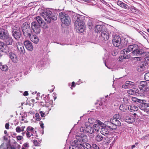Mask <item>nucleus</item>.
<instances>
[{"label":"nucleus","mask_w":149,"mask_h":149,"mask_svg":"<svg viewBox=\"0 0 149 149\" xmlns=\"http://www.w3.org/2000/svg\"><path fill=\"white\" fill-rule=\"evenodd\" d=\"M131 51H132L131 53L132 55L135 56H145L149 54L148 52H145L142 49L139 48L137 45L134 44L128 46L127 49L122 50L121 52L122 55L120 56V58L123 59L130 58V55L128 53Z\"/></svg>","instance_id":"obj_1"},{"label":"nucleus","mask_w":149,"mask_h":149,"mask_svg":"<svg viewBox=\"0 0 149 149\" xmlns=\"http://www.w3.org/2000/svg\"><path fill=\"white\" fill-rule=\"evenodd\" d=\"M87 141V136L84 134H81L80 136H78L74 141V145H71L69 149H84L83 143H86Z\"/></svg>","instance_id":"obj_2"},{"label":"nucleus","mask_w":149,"mask_h":149,"mask_svg":"<svg viewBox=\"0 0 149 149\" xmlns=\"http://www.w3.org/2000/svg\"><path fill=\"white\" fill-rule=\"evenodd\" d=\"M41 15L48 23L51 22V19L56 20L57 19L56 14L49 9L43 11L41 13Z\"/></svg>","instance_id":"obj_3"},{"label":"nucleus","mask_w":149,"mask_h":149,"mask_svg":"<svg viewBox=\"0 0 149 149\" xmlns=\"http://www.w3.org/2000/svg\"><path fill=\"white\" fill-rule=\"evenodd\" d=\"M85 18H87V17L78 14H74L73 15L72 17V20L74 22V25L81 23H85Z\"/></svg>","instance_id":"obj_4"},{"label":"nucleus","mask_w":149,"mask_h":149,"mask_svg":"<svg viewBox=\"0 0 149 149\" xmlns=\"http://www.w3.org/2000/svg\"><path fill=\"white\" fill-rule=\"evenodd\" d=\"M22 29L24 35L26 37H30L31 34L29 33L30 31V26L27 22L24 23L22 26Z\"/></svg>","instance_id":"obj_5"},{"label":"nucleus","mask_w":149,"mask_h":149,"mask_svg":"<svg viewBox=\"0 0 149 149\" xmlns=\"http://www.w3.org/2000/svg\"><path fill=\"white\" fill-rule=\"evenodd\" d=\"M21 32L20 28L16 26H14L12 30V35L17 40L19 39L21 36Z\"/></svg>","instance_id":"obj_6"},{"label":"nucleus","mask_w":149,"mask_h":149,"mask_svg":"<svg viewBox=\"0 0 149 149\" xmlns=\"http://www.w3.org/2000/svg\"><path fill=\"white\" fill-rule=\"evenodd\" d=\"M40 26L41 25L36 21L32 22L31 24V29L33 32L36 34H39L40 32Z\"/></svg>","instance_id":"obj_7"},{"label":"nucleus","mask_w":149,"mask_h":149,"mask_svg":"<svg viewBox=\"0 0 149 149\" xmlns=\"http://www.w3.org/2000/svg\"><path fill=\"white\" fill-rule=\"evenodd\" d=\"M122 41L120 36L118 35H116L112 40L113 44L114 46L118 47L121 45Z\"/></svg>","instance_id":"obj_8"},{"label":"nucleus","mask_w":149,"mask_h":149,"mask_svg":"<svg viewBox=\"0 0 149 149\" xmlns=\"http://www.w3.org/2000/svg\"><path fill=\"white\" fill-rule=\"evenodd\" d=\"M105 127L108 129L110 131L115 130L117 128L116 125H114L113 123H112V121H106L105 122Z\"/></svg>","instance_id":"obj_9"},{"label":"nucleus","mask_w":149,"mask_h":149,"mask_svg":"<svg viewBox=\"0 0 149 149\" xmlns=\"http://www.w3.org/2000/svg\"><path fill=\"white\" fill-rule=\"evenodd\" d=\"M145 58V60L143 63H141L139 66H138V69H140V71H142L144 70V67L147 65L148 63H149V56L148 55Z\"/></svg>","instance_id":"obj_10"},{"label":"nucleus","mask_w":149,"mask_h":149,"mask_svg":"<svg viewBox=\"0 0 149 149\" xmlns=\"http://www.w3.org/2000/svg\"><path fill=\"white\" fill-rule=\"evenodd\" d=\"M147 82L146 81H142L139 83V89H140L141 92H142V94L144 93L146 91Z\"/></svg>","instance_id":"obj_11"},{"label":"nucleus","mask_w":149,"mask_h":149,"mask_svg":"<svg viewBox=\"0 0 149 149\" xmlns=\"http://www.w3.org/2000/svg\"><path fill=\"white\" fill-rule=\"evenodd\" d=\"M80 24L74 26L77 32L82 33L84 31L85 29V23H81Z\"/></svg>","instance_id":"obj_12"},{"label":"nucleus","mask_w":149,"mask_h":149,"mask_svg":"<svg viewBox=\"0 0 149 149\" xmlns=\"http://www.w3.org/2000/svg\"><path fill=\"white\" fill-rule=\"evenodd\" d=\"M101 35L104 40H106L108 39L110 35L109 34L108 31L107 29H104L101 32Z\"/></svg>","instance_id":"obj_13"},{"label":"nucleus","mask_w":149,"mask_h":149,"mask_svg":"<svg viewBox=\"0 0 149 149\" xmlns=\"http://www.w3.org/2000/svg\"><path fill=\"white\" fill-rule=\"evenodd\" d=\"M135 84L134 82L130 81H127L125 83V85L122 86V87L124 88H133L135 87Z\"/></svg>","instance_id":"obj_14"},{"label":"nucleus","mask_w":149,"mask_h":149,"mask_svg":"<svg viewBox=\"0 0 149 149\" xmlns=\"http://www.w3.org/2000/svg\"><path fill=\"white\" fill-rule=\"evenodd\" d=\"M0 49L5 53L9 52L8 47L3 42L1 41H0Z\"/></svg>","instance_id":"obj_15"},{"label":"nucleus","mask_w":149,"mask_h":149,"mask_svg":"<svg viewBox=\"0 0 149 149\" xmlns=\"http://www.w3.org/2000/svg\"><path fill=\"white\" fill-rule=\"evenodd\" d=\"M3 40L7 45H11L12 44L13 40L11 36L9 35V34Z\"/></svg>","instance_id":"obj_16"},{"label":"nucleus","mask_w":149,"mask_h":149,"mask_svg":"<svg viewBox=\"0 0 149 149\" xmlns=\"http://www.w3.org/2000/svg\"><path fill=\"white\" fill-rule=\"evenodd\" d=\"M24 45L26 48L29 51L33 50V46L32 43L29 40H26L24 42Z\"/></svg>","instance_id":"obj_17"},{"label":"nucleus","mask_w":149,"mask_h":149,"mask_svg":"<svg viewBox=\"0 0 149 149\" xmlns=\"http://www.w3.org/2000/svg\"><path fill=\"white\" fill-rule=\"evenodd\" d=\"M140 101L139 105V108L143 111V109L145 108L149 107V104L146 103V101L144 100H141Z\"/></svg>","instance_id":"obj_18"},{"label":"nucleus","mask_w":149,"mask_h":149,"mask_svg":"<svg viewBox=\"0 0 149 149\" xmlns=\"http://www.w3.org/2000/svg\"><path fill=\"white\" fill-rule=\"evenodd\" d=\"M9 34V33L7 30L3 29V30H2V32H1L0 39L3 40Z\"/></svg>","instance_id":"obj_19"},{"label":"nucleus","mask_w":149,"mask_h":149,"mask_svg":"<svg viewBox=\"0 0 149 149\" xmlns=\"http://www.w3.org/2000/svg\"><path fill=\"white\" fill-rule=\"evenodd\" d=\"M9 56L13 62L16 63L18 62V60L17 59V56L14 53H10Z\"/></svg>","instance_id":"obj_20"},{"label":"nucleus","mask_w":149,"mask_h":149,"mask_svg":"<svg viewBox=\"0 0 149 149\" xmlns=\"http://www.w3.org/2000/svg\"><path fill=\"white\" fill-rule=\"evenodd\" d=\"M61 21L65 25L68 26L70 24V23L71 22V19L70 17L68 16V17H66L64 19L61 20Z\"/></svg>","instance_id":"obj_21"},{"label":"nucleus","mask_w":149,"mask_h":149,"mask_svg":"<svg viewBox=\"0 0 149 149\" xmlns=\"http://www.w3.org/2000/svg\"><path fill=\"white\" fill-rule=\"evenodd\" d=\"M110 121H112L113 124L116 125V127L117 126H120L121 125L120 121L117 118H112L111 119Z\"/></svg>","instance_id":"obj_22"},{"label":"nucleus","mask_w":149,"mask_h":149,"mask_svg":"<svg viewBox=\"0 0 149 149\" xmlns=\"http://www.w3.org/2000/svg\"><path fill=\"white\" fill-rule=\"evenodd\" d=\"M109 130L105 126L104 127H102L101 130L100 131L101 133L103 135L106 136H108V135L109 132Z\"/></svg>","instance_id":"obj_23"},{"label":"nucleus","mask_w":149,"mask_h":149,"mask_svg":"<svg viewBox=\"0 0 149 149\" xmlns=\"http://www.w3.org/2000/svg\"><path fill=\"white\" fill-rule=\"evenodd\" d=\"M36 19L37 21V22L41 26H44L45 24V22L43 20L42 18L40 16L37 17H36Z\"/></svg>","instance_id":"obj_24"},{"label":"nucleus","mask_w":149,"mask_h":149,"mask_svg":"<svg viewBox=\"0 0 149 149\" xmlns=\"http://www.w3.org/2000/svg\"><path fill=\"white\" fill-rule=\"evenodd\" d=\"M94 19L92 18L88 19L87 25L89 27V29L92 28L93 26V22Z\"/></svg>","instance_id":"obj_25"},{"label":"nucleus","mask_w":149,"mask_h":149,"mask_svg":"<svg viewBox=\"0 0 149 149\" xmlns=\"http://www.w3.org/2000/svg\"><path fill=\"white\" fill-rule=\"evenodd\" d=\"M29 38L31 41L35 44H37L39 41L38 38L36 35H33L32 36H31Z\"/></svg>","instance_id":"obj_26"},{"label":"nucleus","mask_w":149,"mask_h":149,"mask_svg":"<svg viewBox=\"0 0 149 149\" xmlns=\"http://www.w3.org/2000/svg\"><path fill=\"white\" fill-rule=\"evenodd\" d=\"M86 132L92 134L93 133L94 131L93 128L90 126H88L86 127Z\"/></svg>","instance_id":"obj_27"},{"label":"nucleus","mask_w":149,"mask_h":149,"mask_svg":"<svg viewBox=\"0 0 149 149\" xmlns=\"http://www.w3.org/2000/svg\"><path fill=\"white\" fill-rule=\"evenodd\" d=\"M138 107L137 106L134 105H132L129 106L128 110L131 112H132L135 111H137L138 110Z\"/></svg>","instance_id":"obj_28"},{"label":"nucleus","mask_w":149,"mask_h":149,"mask_svg":"<svg viewBox=\"0 0 149 149\" xmlns=\"http://www.w3.org/2000/svg\"><path fill=\"white\" fill-rule=\"evenodd\" d=\"M129 106L125 104L121 105L119 107L121 111L125 112L126 111L127 109H128Z\"/></svg>","instance_id":"obj_29"},{"label":"nucleus","mask_w":149,"mask_h":149,"mask_svg":"<svg viewBox=\"0 0 149 149\" xmlns=\"http://www.w3.org/2000/svg\"><path fill=\"white\" fill-rule=\"evenodd\" d=\"M103 26L100 25H96L95 27V31L97 33L101 32L102 30L104 29H102Z\"/></svg>","instance_id":"obj_30"},{"label":"nucleus","mask_w":149,"mask_h":149,"mask_svg":"<svg viewBox=\"0 0 149 149\" xmlns=\"http://www.w3.org/2000/svg\"><path fill=\"white\" fill-rule=\"evenodd\" d=\"M59 17L61 21L65 18L66 17L69 16L65 12H61L59 14Z\"/></svg>","instance_id":"obj_31"},{"label":"nucleus","mask_w":149,"mask_h":149,"mask_svg":"<svg viewBox=\"0 0 149 149\" xmlns=\"http://www.w3.org/2000/svg\"><path fill=\"white\" fill-rule=\"evenodd\" d=\"M103 136L100 134H98L95 137V140L97 142L101 141L103 139Z\"/></svg>","instance_id":"obj_32"},{"label":"nucleus","mask_w":149,"mask_h":149,"mask_svg":"<svg viewBox=\"0 0 149 149\" xmlns=\"http://www.w3.org/2000/svg\"><path fill=\"white\" fill-rule=\"evenodd\" d=\"M8 67L6 65H2L1 63H0V69L3 71H6L8 70Z\"/></svg>","instance_id":"obj_33"},{"label":"nucleus","mask_w":149,"mask_h":149,"mask_svg":"<svg viewBox=\"0 0 149 149\" xmlns=\"http://www.w3.org/2000/svg\"><path fill=\"white\" fill-rule=\"evenodd\" d=\"M125 120L126 122L129 123H133L134 121L133 118H132L131 117L128 116L125 117Z\"/></svg>","instance_id":"obj_34"},{"label":"nucleus","mask_w":149,"mask_h":149,"mask_svg":"<svg viewBox=\"0 0 149 149\" xmlns=\"http://www.w3.org/2000/svg\"><path fill=\"white\" fill-rule=\"evenodd\" d=\"M100 127V126L98 125L95 124L93 125V128L94 130H95L96 132H97L99 131Z\"/></svg>","instance_id":"obj_35"},{"label":"nucleus","mask_w":149,"mask_h":149,"mask_svg":"<svg viewBox=\"0 0 149 149\" xmlns=\"http://www.w3.org/2000/svg\"><path fill=\"white\" fill-rule=\"evenodd\" d=\"M139 33L140 34H141L145 39L146 40L148 39V37L147 35H148V34L147 33L145 32V33H144L141 31H140Z\"/></svg>","instance_id":"obj_36"},{"label":"nucleus","mask_w":149,"mask_h":149,"mask_svg":"<svg viewBox=\"0 0 149 149\" xmlns=\"http://www.w3.org/2000/svg\"><path fill=\"white\" fill-rule=\"evenodd\" d=\"M17 48L20 52L23 53L24 49V47L22 46L19 45L17 46Z\"/></svg>","instance_id":"obj_37"},{"label":"nucleus","mask_w":149,"mask_h":149,"mask_svg":"<svg viewBox=\"0 0 149 149\" xmlns=\"http://www.w3.org/2000/svg\"><path fill=\"white\" fill-rule=\"evenodd\" d=\"M132 100L136 102H140V101H141V100L135 97H132Z\"/></svg>","instance_id":"obj_38"},{"label":"nucleus","mask_w":149,"mask_h":149,"mask_svg":"<svg viewBox=\"0 0 149 149\" xmlns=\"http://www.w3.org/2000/svg\"><path fill=\"white\" fill-rule=\"evenodd\" d=\"M96 123L98 124V125L100 126L101 127H102L104 125V124L100 120H97L96 121Z\"/></svg>","instance_id":"obj_39"},{"label":"nucleus","mask_w":149,"mask_h":149,"mask_svg":"<svg viewBox=\"0 0 149 149\" xmlns=\"http://www.w3.org/2000/svg\"><path fill=\"white\" fill-rule=\"evenodd\" d=\"M144 78L146 80L149 81V72L145 74Z\"/></svg>","instance_id":"obj_40"},{"label":"nucleus","mask_w":149,"mask_h":149,"mask_svg":"<svg viewBox=\"0 0 149 149\" xmlns=\"http://www.w3.org/2000/svg\"><path fill=\"white\" fill-rule=\"evenodd\" d=\"M121 7L126 9H128L129 8L128 6L123 3H122Z\"/></svg>","instance_id":"obj_41"},{"label":"nucleus","mask_w":149,"mask_h":149,"mask_svg":"<svg viewBox=\"0 0 149 149\" xmlns=\"http://www.w3.org/2000/svg\"><path fill=\"white\" fill-rule=\"evenodd\" d=\"M35 117L36 118V120L37 121H39L40 120V117L39 114L38 113H36L35 115Z\"/></svg>","instance_id":"obj_42"},{"label":"nucleus","mask_w":149,"mask_h":149,"mask_svg":"<svg viewBox=\"0 0 149 149\" xmlns=\"http://www.w3.org/2000/svg\"><path fill=\"white\" fill-rule=\"evenodd\" d=\"M135 89H130L128 91V93L131 95H133L135 93Z\"/></svg>","instance_id":"obj_43"},{"label":"nucleus","mask_w":149,"mask_h":149,"mask_svg":"<svg viewBox=\"0 0 149 149\" xmlns=\"http://www.w3.org/2000/svg\"><path fill=\"white\" fill-rule=\"evenodd\" d=\"M33 143L35 146H39L40 145V143L36 140H33Z\"/></svg>","instance_id":"obj_44"},{"label":"nucleus","mask_w":149,"mask_h":149,"mask_svg":"<svg viewBox=\"0 0 149 149\" xmlns=\"http://www.w3.org/2000/svg\"><path fill=\"white\" fill-rule=\"evenodd\" d=\"M124 43L123 44V43H121V45L122 47H124L126 45H127V44L128 43V41L126 40H124Z\"/></svg>","instance_id":"obj_45"},{"label":"nucleus","mask_w":149,"mask_h":149,"mask_svg":"<svg viewBox=\"0 0 149 149\" xmlns=\"http://www.w3.org/2000/svg\"><path fill=\"white\" fill-rule=\"evenodd\" d=\"M15 130L16 132L18 133L22 131L21 127L19 126L17 127L16 128Z\"/></svg>","instance_id":"obj_46"},{"label":"nucleus","mask_w":149,"mask_h":149,"mask_svg":"<svg viewBox=\"0 0 149 149\" xmlns=\"http://www.w3.org/2000/svg\"><path fill=\"white\" fill-rule=\"evenodd\" d=\"M92 147L94 149H99V147L95 144H93L92 145Z\"/></svg>","instance_id":"obj_47"},{"label":"nucleus","mask_w":149,"mask_h":149,"mask_svg":"<svg viewBox=\"0 0 149 149\" xmlns=\"http://www.w3.org/2000/svg\"><path fill=\"white\" fill-rule=\"evenodd\" d=\"M80 131L81 132L85 133L86 132V128H85L84 127H81L80 129Z\"/></svg>","instance_id":"obj_48"},{"label":"nucleus","mask_w":149,"mask_h":149,"mask_svg":"<svg viewBox=\"0 0 149 149\" xmlns=\"http://www.w3.org/2000/svg\"><path fill=\"white\" fill-rule=\"evenodd\" d=\"M134 59L135 61H140L141 60V57H135L134 58Z\"/></svg>","instance_id":"obj_49"},{"label":"nucleus","mask_w":149,"mask_h":149,"mask_svg":"<svg viewBox=\"0 0 149 149\" xmlns=\"http://www.w3.org/2000/svg\"><path fill=\"white\" fill-rule=\"evenodd\" d=\"M143 111L147 114H149V108H144Z\"/></svg>","instance_id":"obj_50"},{"label":"nucleus","mask_w":149,"mask_h":149,"mask_svg":"<svg viewBox=\"0 0 149 149\" xmlns=\"http://www.w3.org/2000/svg\"><path fill=\"white\" fill-rule=\"evenodd\" d=\"M40 115L42 117H44L45 116V114L44 112H43L42 111L40 112Z\"/></svg>","instance_id":"obj_51"},{"label":"nucleus","mask_w":149,"mask_h":149,"mask_svg":"<svg viewBox=\"0 0 149 149\" xmlns=\"http://www.w3.org/2000/svg\"><path fill=\"white\" fill-rule=\"evenodd\" d=\"M30 132L27 131L26 132V136L27 138H28L29 139L31 137V135L30 134Z\"/></svg>","instance_id":"obj_52"},{"label":"nucleus","mask_w":149,"mask_h":149,"mask_svg":"<svg viewBox=\"0 0 149 149\" xmlns=\"http://www.w3.org/2000/svg\"><path fill=\"white\" fill-rule=\"evenodd\" d=\"M147 83L146 91H148L149 88V81L147 82Z\"/></svg>","instance_id":"obj_53"},{"label":"nucleus","mask_w":149,"mask_h":149,"mask_svg":"<svg viewBox=\"0 0 149 149\" xmlns=\"http://www.w3.org/2000/svg\"><path fill=\"white\" fill-rule=\"evenodd\" d=\"M134 92H135V93H138L139 94V93H142V92H141V91H140V89H139H139H136L135 90V91Z\"/></svg>","instance_id":"obj_54"},{"label":"nucleus","mask_w":149,"mask_h":149,"mask_svg":"<svg viewBox=\"0 0 149 149\" xmlns=\"http://www.w3.org/2000/svg\"><path fill=\"white\" fill-rule=\"evenodd\" d=\"M123 2L120 1H118L117 2V4L121 7V5Z\"/></svg>","instance_id":"obj_55"},{"label":"nucleus","mask_w":149,"mask_h":149,"mask_svg":"<svg viewBox=\"0 0 149 149\" xmlns=\"http://www.w3.org/2000/svg\"><path fill=\"white\" fill-rule=\"evenodd\" d=\"M31 126H29L26 129V131L30 132L31 131Z\"/></svg>","instance_id":"obj_56"},{"label":"nucleus","mask_w":149,"mask_h":149,"mask_svg":"<svg viewBox=\"0 0 149 149\" xmlns=\"http://www.w3.org/2000/svg\"><path fill=\"white\" fill-rule=\"evenodd\" d=\"M17 139L18 140H21L22 139V136H17V137H16Z\"/></svg>","instance_id":"obj_57"},{"label":"nucleus","mask_w":149,"mask_h":149,"mask_svg":"<svg viewBox=\"0 0 149 149\" xmlns=\"http://www.w3.org/2000/svg\"><path fill=\"white\" fill-rule=\"evenodd\" d=\"M9 125L8 123H6V124L5 125V128H6V129H9Z\"/></svg>","instance_id":"obj_58"},{"label":"nucleus","mask_w":149,"mask_h":149,"mask_svg":"<svg viewBox=\"0 0 149 149\" xmlns=\"http://www.w3.org/2000/svg\"><path fill=\"white\" fill-rule=\"evenodd\" d=\"M119 116L118 115H114L113 118H117V119H118L119 118Z\"/></svg>","instance_id":"obj_59"},{"label":"nucleus","mask_w":149,"mask_h":149,"mask_svg":"<svg viewBox=\"0 0 149 149\" xmlns=\"http://www.w3.org/2000/svg\"><path fill=\"white\" fill-rule=\"evenodd\" d=\"M24 145V147H29V143H25Z\"/></svg>","instance_id":"obj_60"},{"label":"nucleus","mask_w":149,"mask_h":149,"mask_svg":"<svg viewBox=\"0 0 149 149\" xmlns=\"http://www.w3.org/2000/svg\"><path fill=\"white\" fill-rule=\"evenodd\" d=\"M28 95V93L27 91H25L24 92L23 95L24 96H27Z\"/></svg>","instance_id":"obj_61"},{"label":"nucleus","mask_w":149,"mask_h":149,"mask_svg":"<svg viewBox=\"0 0 149 149\" xmlns=\"http://www.w3.org/2000/svg\"><path fill=\"white\" fill-rule=\"evenodd\" d=\"M111 54L113 56H116L117 54L116 53V52L115 51L112 52Z\"/></svg>","instance_id":"obj_62"},{"label":"nucleus","mask_w":149,"mask_h":149,"mask_svg":"<svg viewBox=\"0 0 149 149\" xmlns=\"http://www.w3.org/2000/svg\"><path fill=\"white\" fill-rule=\"evenodd\" d=\"M25 128V126H22L21 127L22 132H23V131H24V129Z\"/></svg>","instance_id":"obj_63"},{"label":"nucleus","mask_w":149,"mask_h":149,"mask_svg":"<svg viewBox=\"0 0 149 149\" xmlns=\"http://www.w3.org/2000/svg\"><path fill=\"white\" fill-rule=\"evenodd\" d=\"M40 127H41L42 128V129H44V124L43 123H42L40 124Z\"/></svg>","instance_id":"obj_64"}]
</instances>
